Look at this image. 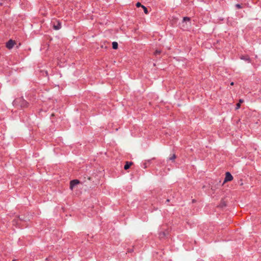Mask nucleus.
Returning <instances> with one entry per match:
<instances>
[{
    "instance_id": "2eb2a0df",
    "label": "nucleus",
    "mask_w": 261,
    "mask_h": 261,
    "mask_svg": "<svg viewBox=\"0 0 261 261\" xmlns=\"http://www.w3.org/2000/svg\"><path fill=\"white\" fill-rule=\"evenodd\" d=\"M142 5H141V4L140 2H138V3L136 4V6H137V7H141V6L142 7Z\"/></svg>"
},
{
    "instance_id": "f257e3e1",
    "label": "nucleus",
    "mask_w": 261,
    "mask_h": 261,
    "mask_svg": "<svg viewBox=\"0 0 261 261\" xmlns=\"http://www.w3.org/2000/svg\"><path fill=\"white\" fill-rule=\"evenodd\" d=\"M16 101L19 102L20 107L22 108H27L29 105V103L23 98H19Z\"/></svg>"
},
{
    "instance_id": "1a4fd4ad",
    "label": "nucleus",
    "mask_w": 261,
    "mask_h": 261,
    "mask_svg": "<svg viewBox=\"0 0 261 261\" xmlns=\"http://www.w3.org/2000/svg\"><path fill=\"white\" fill-rule=\"evenodd\" d=\"M176 155L175 154H173L171 156H170L169 158V160L174 162L175 159H176Z\"/></svg>"
},
{
    "instance_id": "39448f33",
    "label": "nucleus",
    "mask_w": 261,
    "mask_h": 261,
    "mask_svg": "<svg viewBox=\"0 0 261 261\" xmlns=\"http://www.w3.org/2000/svg\"><path fill=\"white\" fill-rule=\"evenodd\" d=\"M240 59L241 60H244L245 61H247L248 63H250L251 62V59H250V57L248 55L242 56L240 57Z\"/></svg>"
},
{
    "instance_id": "a211bd4d",
    "label": "nucleus",
    "mask_w": 261,
    "mask_h": 261,
    "mask_svg": "<svg viewBox=\"0 0 261 261\" xmlns=\"http://www.w3.org/2000/svg\"><path fill=\"white\" fill-rule=\"evenodd\" d=\"M166 201L168 202H169V199H167Z\"/></svg>"
},
{
    "instance_id": "dca6fc26",
    "label": "nucleus",
    "mask_w": 261,
    "mask_h": 261,
    "mask_svg": "<svg viewBox=\"0 0 261 261\" xmlns=\"http://www.w3.org/2000/svg\"><path fill=\"white\" fill-rule=\"evenodd\" d=\"M244 102V100H243V99H240L239 100V103H240L241 104V103H242V102Z\"/></svg>"
},
{
    "instance_id": "20e7f679",
    "label": "nucleus",
    "mask_w": 261,
    "mask_h": 261,
    "mask_svg": "<svg viewBox=\"0 0 261 261\" xmlns=\"http://www.w3.org/2000/svg\"><path fill=\"white\" fill-rule=\"evenodd\" d=\"M15 44L14 41L12 40H9L7 43H6V47L8 49H11L13 47L14 44Z\"/></svg>"
},
{
    "instance_id": "6ab92c4d",
    "label": "nucleus",
    "mask_w": 261,
    "mask_h": 261,
    "mask_svg": "<svg viewBox=\"0 0 261 261\" xmlns=\"http://www.w3.org/2000/svg\"><path fill=\"white\" fill-rule=\"evenodd\" d=\"M54 116V114H51V116Z\"/></svg>"
},
{
    "instance_id": "f3484780",
    "label": "nucleus",
    "mask_w": 261,
    "mask_h": 261,
    "mask_svg": "<svg viewBox=\"0 0 261 261\" xmlns=\"http://www.w3.org/2000/svg\"><path fill=\"white\" fill-rule=\"evenodd\" d=\"M230 85H231V86H233V85H234V83H233V82H231V83H230Z\"/></svg>"
},
{
    "instance_id": "6e6552de",
    "label": "nucleus",
    "mask_w": 261,
    "mask_h": 261,
    "mask_svg": "<svg viewBox=\"0 0 261 261\" xmlns=\"http://www.w3.org/2000/svg\"><path fill=\"white\" fill-rule=\"evenodd\" d=\"M118 43L117 42H113L112 43V47L113 49H116L118 48Z\"/></svg>"
},
{
    "instance_id": "9b49d317",
    "label": "nucleus",
    "mask_w": 261,
    "mask_h": 261,
    "mask_svg": "<svg viewBox=\"0 0 261 261\" xmlns=\"http://www.w3.org/2000/svg\"><path fill=\"white\" fill-rule=\"evenodd\" d=\"M190 21V18L188 17H184L183 18V21Z\"/></svg>"
},
{
    "instance_id": "423d86ee",
    "label": "nucleus",
    "mask_w": 261,
    "mask_h": 261,
    "mask_svg": "<svg viewBox=\"0 0 261 261\" xmlns=\"http://www.w3.org/2000/svg\"><path fill=\"white\" fill-rule=\"evenodd\" d=\"M57 24H54L53 28L55 30H58L61 28V23L59 21H57Z\"/></svg>"
},
{
    "instance_id": "ddd939ff",
    "label": "nucleus",
    "mask_w": 261,
    "mask_h": 261,
    "mask_svg": "<svg viewBox=\"0 0 261 261\" xmlns=\"http://www.w3.org/2000/svg\"><path fill=\"white\" fill-rule=\"evenodd\" d=\"M236 7L237 8V9H241L242 8V7L241 6V5L239 4H237L236 5Z\"/></svg>"
},
{
    "instance_id": "f8f14e48",
    "label": "nucleus",
    "mask_w": 261,
    "mask_h": 261,
    "mask_svg": "<svg viewBox=\"0 0 261 261\" xmlns=\"http://www.w3.org/2000/svg\"><path fill=\"white\" fill-rule=\"evenodd\" d=\"M161 50H156L155 51V52L154 53V54L155 55H159V54H161Z\"/></svg>"
},
{
    "instance_id": "f03ea898",
    "label": "nucleus",
    "mask_w": 261,
    "mask_h": 261,
    "mask_svg": "<svg viewBox=\"0 0 261 261\" xmlns=\"http://www.w3.org/2000/svg\"><path fill=\"white\" fill-rule=\"evenodd\" d=\"M233 179V176L229 172H227L225 174V177L224 180V183L227 181H231Z\"/></svg>"
},
{
    "instance_id": "0eeeda50",
    "label": "nucleus",
    "mask_w": 261,
    "mask_h": 261,
    "mask_svg": "<svg viewBox=\"0 0 261 261\" xmlns=\"http://www.w3.org/2000/svg\"><path fill=\"white\" fill-rule=\"evenodd\" d=\"M132 164H133V163L131 162H126L125 164L124 167V169L125 170L128 169Z\"/></svg>"
},
{
    "instance_id": "4468645a",
    "label": "nucleus",
    "mask_w": 261,
    "mask_h": 261,
    "mask_svg": "<svg viewBox=\"0 0 261 261\" xmlns=\"http://www.w3.org/2000/svg\"><path fill=\"white\" fill-rule=\"evenodd\" d=\"M240 107H241V105L240 103H238L237 105H236V110H238L240 108Z\"/></svg>"
},
{
    "instance_id": "9d476101",
    "label": "nucleus",
    "mask_w": 261,
    "mask_h": 261,
    "mask_svg": "<svg viewBox=\"0 0 261 261\" xmlns=\"http://www.w3.org/2000/svg\"><path fill=\"white\" fill-rule=\"evenodd\" d=\"M142 7L143 9L144 13L145 14H148V10H147V8L145 7L144 6H142Z\"/></svg>"
},
{
    "instance_id": "aec40b11",
    "label": "nucleus",
    "mask_w": 261,
    "mask_h": 261,
    "mask_svg": "<svg viewBox=\"0 0 261 261\" xmlns=\"http://www.w3.org/2000/svg\"><path fill=\"white\" fill-rule=\"evenodd\" d=\"M12 261H16V260H15V259H13Z\"/></svg>"
},
{
    "instance_id": "7ed1b4c3",
    "label": "nucleus",
    "mask_w": 261,
    "mask_h": 261,
    "mask_svg": "<svg viewBox=\"0 0 261 261\" xmlns=\"http://www.w3.org/2000/svg\"><path fill=\"white\" fill-rule=\"evenodd\" d=\"M80 183V181L77 179H74L72 180H71L70 182V189L71 190H72L73 188L77 184Z\"/></svg>"
}]
</instances>
